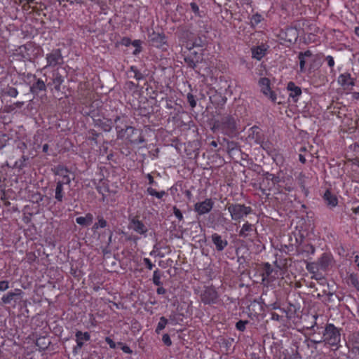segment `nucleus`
<instances>
[{"label": "nucleus", "instance_id": "obj_39", "mask_svg": "<svg viewBox=\"0 0 359 359\" xmlns=\"http://www.w3.org/2000/svg\"><path fill=\"white\" fill-rule=\"evenodd\" d=\"M147 192L148 194L155 196L158 199L162 198L165 195H166V193L165 191H157L156 189H153L152 187H148L147 189Z\"/></svg>", "mask_w": 359, "mask_h": 359}, {"label": "nucleus", "instance_id": "obj_42", "mask_svg": "<svg viewBox=\"0 0 359 359\" xmlns=\"http://www.w3.org/2000/svg\"><path fill=\"white\" fill-rule=\"evenodd\" d=\"M161 273L160 271L157 269L154 271L153 274V283L155 285L161 286L162 285V282L161 281Z\"/></svg>", "mask_w": 359, "mask_h": 359}, {"label": "nucleus", "instance_id": "obj_50", "mask_svg": "<svg viewBox=\"0 0 359 359\" xmlns=\"http://www.w3.org/2000/svg\"><path fill=\"white\" fill-rule=\"evenodd\" d=\"M187 101L191 106V108H194L196 106V101L195 99V96L192 95L191 93L187 94Z\"/></svg>", "mask_w": 359, "mask_h": 359}, {"label": "nucleus", "instance_id": "obj_43", "mask_svg": "<svg viewBox=\"0 0 359 359\" xmlns=\"http://www.w3.org/2000/svg\"><path fill=\"white\" fill-rule=\"evenodd\" d=\"M184 62L188 67L195 69L197 66V62L194 60L192 56H187L184 57Z\"/></svg>", "mask_w": 359, "mask_h": 359}, {"label": "nucleus", "instance_id": "obj_17", "mask_svg": "<svg viewBox=\"0 0 359 359\" xmlns=\"http://www.w3.org/2000/svg\"><path fill=\"white\" fill-rule=\"evenodd\" d=\"M223 142H226V151L231 158L238 156L241 153V150L238 142L229 141L225 138H224Z\"/></svg>", "mask_w": 359, "mask_h": 359}, {"label": "nucleus", "instance_id": "obj_44", "mask_svg": "<svg viewBox=\"0 0 359 359\" xmlns=\"http://www.w3.org/2000/svg\"><path fill=\"white\" fill-rule=\"evenodd\" d=\"M316 249L312 244L308 243L302 246V252H305L307 255H313Z\"/></svg>", "mask_w": 359, "mask_h": 359}, {"label": "nucleus", "instance_id": "obj_30", "mask_svg": "<svg viewBox=\"0 0 359 359\" xmlns=\"http://www.w3.org/2000/svg\"><path fill=\"white\" fill-rule=\"evenodd\" d=\"M18 94L17 89L13 86H8L5 88H4L1 91V95L3 97H15Z\"/></svg>", "mask_w": 359, "mask_h": 359}, {"label": "nucleus", "instance_id": "obj_59", "mask_svg": "<svg viewBox=\"0 0 359 359\" xmlns=\"http://www.w3.org/2000/svg\"><path fill=\"white\" fill-rule=\"evenodd\" d=\"M144 262L146 265V267L149 270H151L153 269V267L154 266V265L152 264V262H151V260L149 258H144Z\"/></svg>", "mask_w": 359, "mask_h": 359}, {"label": "nucleus", "instance_id": "obj_38", "mask_svg": "<svg viewBox=\"0 0 359 359\" xmlns=\"http://www.w3.org/2000/svg\"><path fill=\"white\" fill-rule=\"evenodd\" d=\"M349 79H351V74L349 73H344L340 74L338 78V82L341 86H348Z\"/></svg>", "mask_w": 359, "mask_h": 359}, {"label": "nucleus", "instance_id": "obj_4", "mask_svg": "<svg viewBox=\"0 0 359 359\" xmlns=\"http://www.w3.org/2000/svg\"><path fill=\"white\" fill-rule=\"evenodd\" d=\"M42 50L32 42L20 46L13 52V58L17 60L32 61L41 55Z\"/></svg>", "mask_w": 359, "mask_h": 359}, {"label": "nucleus", "instance_id": "obj_21", "mask_svg": "<svg viewBox=\"0 0 359 359\" xmlns=\"http://www.w3.org/2000/svg\"><path fill=\"white\" fill-rule=\"evenodd\" d=\"M287 90L290 92L289 96L296 102L298 97L302 95V89L295 85L292 81H290L287 86Z\"/></svg>", "mask_w": 359, "mask_h": 359}, {"label": "nucleus", "instance_id": "obj_45", "mask_svg": "<svg viewBox=\"0 0 359 359\" xmlns=\"http://www.w3.org/2000/svg\"><path fill=\"white\" fill-rule=\"evenodd\" d=\"M97 222L95 223L93 228L94 229H98V228H104L107 225V221L103 218L102 216L97 217Z\"/></svg>", "mask_w": 359, "mask_h": 359}, {"label": "nucleus", "instance_id": "obj_13", "mask_svg": "<svg viewBox=\"0 0 359 359\" xmlns=\"http://www.w3.org/2000/svg\"><path fill=\"white\" fill-rule=\"evenodd\" d=\"M149 41L151 46L156 48H162L166 44L165 34L163 33H158L154 31L149 34Z\"/></svg>", "mask_w": 359, "mask_h": 359}, {"label": "nucleus", "instance_id": "obj_25", "mask_svg": "<svg viewBox=\"0 0 359 359\" xmlns=\"http://www.w3.org/2000/svg\"><path fill=\"white\" fill-rule=\"evenodd\" d=\"M251 50L252 57L260 60L266 55V48L265 45L262 44L261 46L252 48Z\"/></svg>", "mask_w": 359, "mask_h": 359}, {"label": "nucleus", "instance_id": "obj_31", "mask_svg": "<svg viewBox=\"0 0 359 359\" xmlns=\"http://www.w3.org/2000/svg\"><path fill=\"white\" fill-rule=\"evenodd\" d=\"M56 182V187L55 189V198L57 201H62L63 196H64V191H63V186L64 184H62L60 182Z\"/></svg>", "mask_w": 359, "mask_h": 359}, {"label": "nucleus", "instance_id": "obj_64", "mask_svg": "<svg viewBox=\"0 0 359 359\" xmlns=\"http://www.w3.org/2000/svg\"><path fill=\"white\" fill-rule=\"evenodd\" d=\"M156 292L158 294H164L166 293V290L161 285L157 288Z\"/></svg>", "mask_w": 359, "mask_h": 359}, {"label": "nucleus", "instance_id": "obj_46", "mask_svg": "<svg viewBox=\"0 0 359 359\" xmlns=\"http://www.w3.org/2000/svg\"><path fill=\"white\" fill-rule=\"evenodd\" d=\"M306 342L307 343L308 347L316 348H317L316 345L318 344H320V343H323L324 341H322V338H321L320 340H316V339H308L306 340Z\"/></svg>", "mask_w": 359, "mask_h": 359}, {"label": "nucleus", "instance_id": "obj_7", "mask_svg": "<svg viewBox=\"0 0 359 359\" xmlns=\"http://www.w3.org/2000/svg\"><path fill=\"white\" fill-rule=\"evenodd\" d=\"M24 292L21 289L15 288L8 291L1 297V303L4 305H10L15 308L22 299Z\"/></svg>", "mask_w": 359, "mask_h": 359}, {"label": "nucleus", "instance_id": "obj_1", "mask_svg": "<svg viewBox=\"0 0 359 359\" xmlns=\"http://www.w3.org/2000/svg\"><path fill=\"white\" fill-rule=\"evenodd\" d=\"M116 130L119 139L126 138L131 144H139L144 142L142 130L126 125V118L117 116L115 119Z\"/></svg>", "mask_w": 359, "mask_h": 359}, {"label": "nucleus", "instance_id": "obj_22", "mask_svg": "<svg viewBox=\"0 0 359 359\" xmlns=\"http://www.w3.org/2000/svg\"><path fill=\"white\" fill-rule=\"evenodd\" d=\"M34 149L36 152H45V142H43V135L39 132L34 137Z\"/></svg>", "mask_w": 359, "mask_h": 359}, {"label": "nucleus", "instance_id": "obj_36", "mask_svg": "<svg viewBox=\"0 0 359 359\" xmlns=\"http://www.w3.org/2000/svg\"><path fill=\"white\" fill-rule=\"evenodd\" d=\"M6 178L2 175L0 176V199L5 200L6 196Z\"/></svg>", "mask_w": 359, "mask_h": 359}, {"label": "nucleus", "instance_id": "obj_10", "mask_svg": "<svg viewBox=\"0 0 359 359\" xmlns=\"http://www.w3.org/2000/svg\"><path fill=\"white\" fill-rule=\"evenodd\" d=\"M264 179L263 180L262 182L260 183L259 190L263 194L268 196L269 195V193H267L266 191H270L271 188L268 187V186H265L266 182L269 185V181H271L272 184L274 185L279 183L280 182V179L278 176L271 174L268 172L264 173Z\"/></svg>", "mask_w": 359, "mask_h": 359}, {"label": "nucleus", "instance_id": "obj_9", "mask_svg": "<svg viewBox=\"0 0 359 359\" xmlns=\"http://www.w3.org/2000/svg\"><path fill=\"white\" fill-rule=\"evenodd\" d=\"M298 31L296 28L287 27L281 31L280 37L281 40L290 43H294L298 39Z\"/></svg>", "mask_w": 359, "mask_h": 359}, {"label": "nucleus", "instance_id": "obj_52", "mask_svg": "<svg viewBox=\"0 0 359 359\" xmlns=\"http://www.w3.org/2000/svg\"><path fill=\"white\" fill-rule=\"evenodd\" d=\"M10 287V282L7 280H0V292H5Z\"/></svg>", "mask_w": 359, "mask_h": 359}, {"label": "nucleus", "instance_id": "obj_15", "mask_svg": "<svg viewBox=\"0 0 359 359\" xmlns=\"http://www.w3.org/2000/svg\"><path fill=\"white\" fill-rule=\"evenodd\" d=\"M211 240L217 252L223 251L228 245V241L225 236L214 233L211 236Z\"/></svg>", "mask_w": 359, "mask_h": 359}, {"label": "nucleus", "instance_id": "obj_2", "mask_svg": "<svg viewBox=\"0 0 359 359\" xmlns=\"http://www.w3.org/2000/svg\"><path fill=\"white\" fill-rule=\"evenodd\" d=\"M28 79H32L34 81L30 86V91L33 94L29 102L30 108L38 111L41 116L45 113V83L41 79H36L35 75L28 74Z\"/></svg>", "mask_w": 359, "mask_h": 359}, {"label": "nucleus", "instance_id": "obj_55", "mask_svg": "<svg viewBox=\"0 0 359 359\" xmlns=\"http://www.w3.org/2000/svg\"><path fill=\"white\" fill-rule=\"evenodd\" d=\"M162 341L167 346H170L172 345V341L168 334H164L163 335Z\"/></svg>", "mask_w": 359, "mask_h": 359}, {"label": "nucleus", "instance_id": "obj_29", "mask_svg": "<svg viewBox=\"0 0 359 359\" xmlns=\"http://www.w3.org/2000/svg\"><path fill=\"white\" fill-rule=\"evenodd\" d=\"M93 217L90 213H88L85 217H79L76 219L77 224L82 226L90 225L93 222Z\"/></svg>", "mask_w": 359, "mask_h": 359}, {"label": "nucleus", "instance_id": "obj_58", "mask_svg": "<svg viewBox=\"0 0 359 359\" xmlns=\"http://www.w3.org/2000/svg\"><path fill=\"white\" fill-rule=\"evenodd\" d=\"M8 141V137L6 135H2V138L0 140V150L6 145V142Z\"/></svg>", "mask_w": 359, "mask_h": 359}, {"label": "nucleus", "instance_id": "obj_11", "mask_svg": "<svg viewBox=\"0 0 359 359\" xmlns=\"http://www.w3.org/2000/svg\"><path fill=\"white\" fill-rule=\"evenodd\" d=\"M214 205L212 198H206L202 202H198L194 205V211L199 215L207 214L211 211Z\"/></svg>", "mask_w": 359, "mask_h": 359}, {"label": "nucleus", "instance_id": "obj_12", "mask_svg": "<svg viewBox=\"0 0 359 359\" xmlns=\"http://www.w3.org/2000/svg\"><path fill=\"white\" fill-rule=\"evenodd\" d=\"M56 177L55 182H60L64 184H69L71 182V178L69 175V170L64 167H57L52 169Z\"/></svg>", "mask_w": 359, "mask_h": 359}, {"label": "nucleus", "instance_id": "obj_18", "mask_svg": "<svg viewBox=\"0 0 359 359\" xmlns=\"http://www.w3.org/2000/svg\"><path fill=\"white\" fill-rule=\"evenodd\" d=\"M46 61L49 66H55L61 64L63 62V59L60 53V49H56L52 51L47 57Z\"/></svg>", "mask_w": 359, "mask_h": 359}, {"label": "nucleus", "instance_id": "obj_24", "mask_svg": "<svg viewBox=\"0 0 359 359\" xmlns=\"http://www.w3.org/2000/svg\"><path fill=\"white\" fill-rule=\"evenodd\" d=\"M29 165V158L28 156L22 154L21 157L17 160L13 165V168L18 169L20 172Z\"/></svg>", "mask_w": 359, "mask_h": 359}, {"label": "nucleus", "instance_id": "obj_27", "mask_svg": "<svg viewBox=\"0 0 359 359\" xmlns=\"http://www.w3.org/2000/svg\"><path fill=\"white\" fill-rule=\"evenodd\" d=\"M259 84L261 87V91L266 96L269 95V92H270V80L266 77L261 78L259 81Z\"/></svg>", "mask_w": 359, "mask_h": 359}, {"label": "nucleus", "instance_id": "obj_53", "mask_svg": "<svg viewBox=\"0 0 359 359\" xmlns=\"http://www.w3.org/2000/svg\"><path fill=\"white\" fill-rule=\"evenodd\" d=\"M172 210L174 215L180 221H182L184 219L183 215L179 208H177L176 206H174L172 208Z\"/></svg>", "mask_w": 359, "mask_h": 359}, {"label": "nucleus", "instance_id": "obj_41", "mask_svg": "<svg viewBox=\"0 0 359 359\" xmlns=\"http://www.w3.org/2000/svg\"><path fill=\"white\" fill-rule=\"evenodd\" d=\"M15 148L22 154H25V151L27 149V147L25 142L19 140L15 141Z\"/></svg>", "mask_w": 359, "mask_h": 359}, {"label": "nucleus", "instance_id": "obj_63", "mask_svg": "<svg viewBox=\"0 0 359 359\" xmlns=\"http://www.w3.org/2000/svg\"><path fill=\"white\" fill-rule=\"evenodd\" d=\"M283 317L275 312L271 313V319L276 321H280Z\"/></svg>", "mask_w": 359, "mask_h": 359}, {"label": "nucleus", "instance_id": "obj_60", "mask_svg": "<svg viewBox=\"0 0 359 359\" xmlns=\"http://www.w3.org/2000/svg\"><path fill=\"white\" fill-rule=\"evenodd\" d=\"M105 341L109 346L110 348H116V343L110 337H107L105 338Z\"/></svg>", "mask_w": 359, "mask_h": 359}, {"label": "nucleus", "instance_id": "obj_49", "mask_svg": "<svg viewBox=\"0 0 359 359\" xmlns=\"http://www.w3.org/2000/svg\"><path fill=\"white\" fill-rule=\"evenodd\" d=\"M263 149L266 150L269 154L271 151V144L269 141H264V139L262 140V143H259Z\"/></svg>", "mask_w": 359, "mask_h": 359}, {"label": "nucleus", "instance_id": "obj_28", "mask_svg": "<svg viewBox=\"0 0 359 359\" xmlns=\"http://www.w3.org/2000/svg\"><path fill=\"white\" fill-rule=\"evenodd\" d=\"M331 263V259L327 254L324 253L318 260L317 264L323 270H326Z\"/></svg>", "mask_w": 359, "mask_h": 359}, {"label": "nucleus", "instance_id": "obj_40", "mask_svg": "<svg viewBox=\"0 0 359 359\" xmlns=\"http://www.w3.org/2000/svg\"><path fill=\"white\" fill-rule=\"evenodd\" d=\"M181 316L182 315L180 313H176L175 312L171 313L169 316V318L168 319V323H170L173 325L178 324L180 321L182 320V319L180 318Z\"/></svg>", "mask_w": 359, "mask_h": 359}, {"label": "nucleus", "instance_id": "obj_51", "mask_svg": "<svg viewBox=\"0 0 359 359\" xmlns=\"http://www.w3.org/2000/svg\"><path fill=\"white\" fill-rule=\"evenodd\" d=\"M190 7L191 11L194 13V14L198 17H202V15L201 14L199 7L195 2H191L190 4Z\"/></svg>", "mask_w": 359, "mask_h": 359}, {"label": "nucleus", "instance_id": "obj_32", "mask_svg": "<svg viewBox=\"0 0 359 359\" xmlns=\"http://www.w3.org/2000/svg\"><path fill=\"white\" fill-rule=\"evenodd\" d=\"M130 77H134L137 81L144 79L143 74L135 66H131L128 72Z\"/></svg>", "mask_w": 359, "mask_h": 359}, {"label": "nucleus", "instance_id": "obj_34", "mask_svg": "<svg viewBox=\"0 0 359 359\" xmlns=\"http://www.w3.org/2000/svg\"><path fill=\"white\" fill-rule=\"evenodd\" d=\"M347 283L348 285L354 287L357 291L359 292V280L357 274L351 273L347 278Z\"/></svg>", "mask_w": 359, "mask_h": 359}, {"label": "nucleus", "instance_id": "obj_23", "mask_svg": "<svg viewBox=\"0 0 359 359\" xmlns=\"http://www.w3.org/2000/svg\"><path fill=\"white\" fill-rule=\"evenodd\" d=\"M323 199L325 201L327 205L330 208L337 206L338 204V199L337 196L329 190H327L325 192Z\"/></svg>", "mask_w": 359, "mask_h": 359}, {"label": "nucleus", "instance_id": "obj_14", "mask_svg": "<svg viewBox=\"0 0 359 359\" xmlns=\"http://www.w3.org/2000/svg\"><path fill=\"white\" fill-rule=\"evenodd\" d=\"M257 233L256 229L253 225L248 222H246L242 226L241 230L238 231V236L243 238H247L250 241L253 242L254 239L252 236Z\"/></svg>", "mask_w": 359, "mask_h": 359}, {"label": "nucleus", "instance_id": "obj_6", "mask_svg": "<svg viewBox=\"0 0 359 359\" xmlns=\"http://www.w3.org/2000/svg\"><path fill=\"white\" fill-rule=\"evenodd\" d=\"M226 209L230 213L231 219L237 222H240L252 212L250 206H246L245 204L241 203H228L226 205Z\"/></svg>", "mask_w": 359, "mask_h": 359}, {"label": "nucleus", "instance_id": "obj_61", "mask_svg": "<svg viewBox=\"0 0 359 359\" xmlns=\"http://www.w3.org/2000/svg\"><path fill=\"white\" fill-rule=\"evenodd\" d=\"M118 344L121 346V350L124 353H132L133 351H132V350L130 349V348L128 346L124 345L122 343H118Z\"/></svg>", "mask_w": 359, "mask_h": 359}, {"label": "nucleus", "instance_id": "obj_54", "mask_svg": "<svg viewBox=\"0 0 359 359\" xmlns=\"http://www.w3.org/2000/svg\"><path fill=\"white\" fill-rule=\"evenodd\" d=\"M132 45L135 46L136 48L133 52V54L136 55L141 51L140 41L139 40H135L131 42Z\"/></svg>", "mask_w": 359, "mask_h": 359}, {"label": "nucleus", "instance_id": "obj_62", "mask_svg": "<svg viewBox=\"0 0 359 359\" xmlns=\"http://www.w3.org/2000/svg\"><path fill=\"white\" fill-rule=\"evenodd\" d=\"M326 60L327 62V65L330 67H332L334 65V60L333 57L328 55L326 57Z\"/></svg>", "mask_w": 359, "mask_h": 359}, {"label": "nucleus", "instance_id": "obj_26", "mask_svg": "<svg viewBox=\"0 0 359 359\" xmlns=\"http://www.w3.org/2000/svg\"><path fill=\"white\" fill-rule=\"evenodd\" d=\"M313 55L312 52L309 50L305 52H299L298 55V59L299 60V72H305V64H306V58L311 57Z\"/></svg>", "mask_w": 359, "mask_h": 359}, {"label": "nucleus", "instance_id": "obj_57", "mask_svg": "<svg viewBox=\"0 0 359 359\" xmlns=\"http://www.w3.org/2000/svg\"><path fill=\"white\" fill-rule=\"evenodd\" d=\"M316 265L317 264L315 263L307 264L306 269L311 273H315V271L318 269Z\"/></svg>", "mask_w": 359, "mask_h": 359}, {"label": "nucleus", "instance_id": "obj_8", "mask_svg": "<svg viewBox=\"0 0 359 359\" xmlns=\"http://www.w3.org/2000/svg\"><path fill=\"white\" fill-rule=\"evenodd\" d=\"M201 302L205 304H216L219 299V294L213 286L205 287L200 295Z\"/></svg>", "mask_w": 359, "mask_h": 359}, {"label": "nucleus", "instance_id": "obj_16", "mask_svg": "<svg viewBox=\"0 0 359 359\" xmlns=\"http://www.w3.org/2000/svg\"><path fill=\"white\" fill-rule=\"evenodd\" d=\"M129 228L132 229L136 233L141 235H144L145 236L148 231L147 226L144 224V223L136 217H133L132 219H130Z\"/></svg>", "mask_w": 359, "mask_h": 359}, {"label": "nucleus", "instance_id": "obj_20", "mask_svg": "<svg viewBox=\"0 0 359 359\" xmlns=\"http://www.w3.org/2000/svg\"><path fill=\"white\" fill-rule=\"evenodd\" d=\"M248 138L258 144L262 142L264 135L262 133V130L258 126H254L249 130Z\"/></svg>", "mask_w": 359, "mask_h": 359}, {"label": "nucleus", "instance_id": "obj_35", "mask_svg": "<svg viewBox=\"0 0 359 359\" xmlns=\"http://www.w3.org/2000/svg\"><path fill=\"white\" fill-rule=\"evenodd\" d=\"M62 81L63 80L61 76L56 77V79L53 81L52 83H48V86L52 91L55 90L58 93L60 90V85Z\"/></svg>", "mask_w": 359, "mask_h": 359}, {"label": "nucleus", "instance_id": "obj_5", "mask_svg": "<svg viewBox=\"0 0 359 359\" xmlns=\"http://www.w3.org/2000/svg\"><path fill=\"white\" fill-rule=\"evenodd\" d=\"M322 341L337 349L341 341V329L332 323L327 324L323 333Z\"/></svg>", "mask_w": 359, "mask_h": 359}, {"label": "nucleus", "instance_id": "obj_48", "mask_svg": "<svg viewBox=\"0 0 359 359\" xmlns=\"http://www.w3.org/2000/svg\"><path fill=\"white\" fill-rule=\"evenodd\" d=\"M100 127L105 132H109L111 129V123L107 121H100L99 123Z\"/></svg>", "mask_w": 359, "mask_h": 359}, {"label": "nucleus", "instance_id": "obj_37", "mask_svg": "<svg viewBox=\"0 0 359 359\" xmlns=\"http://www.w3.org/2000/svg\"><path fill=\"white\" fill-rule=\"evenodd\" d=\"M168 324V320L165 317L161 316L155 330L156 333L159 334L161 331H162Z\"/></svg>", "mask_w": 359, "mask_h": 359}, {"label": "nucleus", "instance_id": "obj_47", "mask_svg": "<svg viewBox=\"0 0 359 359\" xmlns=\"http://www.w3.org/2000/svg\"><path fill=\"white\" fill-rule=\"evenodd\" d=\"M248 320H240L236 324V327L238 330L243 332L245 330V325L248 324Z\"/></svg>", "mask_w": 359, "mask_h": 359}, {"label": "nucleus", "instance_id": "obj_3", "mask_svg": "<svg viewBox=\"0 0 359 359\" xmlns=\"http://www.w3.org/2000/svg\"><path fill=\"white\" fill-rule=\"evenodd\" d=\"M238 117L236 114H224L214 122L212 130H220L223 134L233 137L238 133Z\"/></svg>", "mask_w": 359, "mask_h": 359}, {"label": "nucleus", "instance_id": "obj_33", "mask_svg": "<svg viewBox=\"0 0 359 359\" xmlns=\"http://www.w3.org/2000/svg\"><path fill=\"white\" fill-rule=\"evenodd\" d=\"M273 271V270L269 263H264L262 273V280L264 281L268 279L269 276L271 275Z\"/></svg>", "mask_w": 359, "mask_h": 359}, {"label": "nucleus", "instance_id": "obj_19", "mask_svg": "<svg viewBox=\"0 0 359 359\" xmlns=\"http://www.w3.org/2000/svg\"><path fill=\"white\" fill-rule=\"evenodd\" d=\"M76 346L74 348V353H76L78 350H80L83 346V341H89L90 339V336L89 332H82L81 331H77L75 334Z\"/></svg>", "mask_w": 359, "mask_h": 359}, {"label": "nucleus", "instance_id": "obj_56", "mask_svg": "<svg viewBox=\"0 0 359 359\" xmlns=\"http://www.w3.org/2000/svg\"><path fill=\"white\" fill-rule=\"evenodd\" d=\"M262 20V15L257 13L252 15L251 18V22L252 24L257 25L259 24Z\"/></svg>", "mask_w": 359, "mask_h": 359}]
</instances>
